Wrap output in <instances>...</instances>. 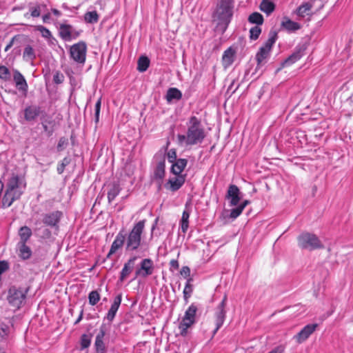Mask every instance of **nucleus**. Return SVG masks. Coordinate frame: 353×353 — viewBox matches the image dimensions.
Instances as JSON below:
<instances>
[{
	"label": "nucleus",
	"mask_w": 353,
	"mask_h": 353,
	"mask_svg": "<svg viewBox=\"0 0 353 353\" xmlns=\"http://www.w3.org/2000/svg\"><path fill=\"white\" fill-rule=\"evenodd\" d=\"M101 98L99 99L95 103L94 110H95V122L98 123L99 120V114H100V110H101Z\"/></svg>",
	"instance_id": "obj_53"
},
{
	"label": "nucleus",
	"mask_w": 353,
	"mask_h": 353,
	"mask_svg": "<svg viewBox=\"0 0 353 353\" xmlns=\"http://www.w3.org/2000/svg\"><path fill=\"white\" fill-rule=\"evenodd\" d=\"M23 58L26 61H33L35 59L36 54L34 50L30 45L25 47L23 52Z\"/></svg>",
	"instance_id": "obj_38"
},
{
	"label": "nucleus",
	"mask_w": 353,
	"mask_h": 353,
	"mask_svg": "<svg viewBox=\"0 0 353 353\" xmlns=\"http://www.w3.org/2000/svg\"><path fill=\"white\" fill-rule=\"evenodd\" d=\"M185 181V175H176L170 178L168 183L165 185L167 189L172 192L179 190Z\"/></svg>",
	"instance_id": "obj_16"
},
{
	"label": "nucleus",
	"mask_w": 353,
	"mask_h": 353,
	"mask_svg": "<svg viewBox=\"0 0 353 353\" xmlns=\"http://www.w3.org/2000/svg\"><path fill=\"white\" fill-rule=\"evenodd\" d=\"M106 334V327L104 324L101 325L94 341V348L97 353H105L106 346L104 343V338Z\"/></svg>",
	"instance_id": "obj_13"
},
{
	"label": "nucleus",
	"mask_w": 353,
	"mask_h": 353,
	"mask_svg": "<svg viewBox=\"0 0 353 353\" xmlns=\"http://www.w3.org/2000/svg\"><path fill=\"white\" fill-rule=\"evenodd\" d=\"M154 271L153 261L150 259H144L140 263V268L135 271V276L132 280L138 276L147 277L152 274Z\"/></svg>",
	"instance_id": "obj_11"
},
{
	"label": "nucleus",
	"mask_w": 353,
	"mask_h": 353,
	"mask_svg": "<svg viewBox=\"0 0 353 353\" xmlns=\"http://www.w3.org/2000/svg\"><path fill=\"white\" fill-rule=\"evenodd\" d=\"M70 163V159L68 157H65L62 161L58 164L57 165V172L61 174L63 172L65 168L69 165Z\"/></svg>",
	"instance_id": "obj_47"
},
{
	"label": "nucleus",
	"mask_w": 353,
	"mask_h": 353,
	"mask_svg": "<svg viewBox=\"0 0 353 353\" xmlns=\"http://www.w3.org/2000/svg\"><path fill=\"white\" fill-rule=\"evenodd\" d=\"M121 188L117 183H112L109 185V190L108 192V200L111 203L120 193Z\"/></svg>",
	"instance_id": "obj_30"
},
{
	"label": "nucleus",
	"mask_w": 353,
	"mask_h": 353,
	"mask_svg": "<svg viewBox=\"0 0 353 353\" xmlns=\"http://www.w3.org/2000/svg\"><path fill=\"white\" fill-rule=\"evenodd\" d=\"M12 325L4 322L0 323V343L6 341L10 336Z\"/></svg>",
	"instance_id": "obj_27"
},
{
	"label": "nucleus",
	"mask_w": 353,
	"mask_h": 353,
	"mask_svg": "<svg viewBox=\"0 0 353 353\" xmlns=\"http://www.w3.org/2000/svg\"><path fill=\"white\" fill-rule=\"evenodd\" d=\"M190 210L188 208V203L185 204V209L183 212L182 217L180 221L181 230L183 233H186L189 227V218Z\"/></svg>",
	"instance_id": "obj_29"
},
{
	"label": "nucleus",
	"mask_w": 353,
	"mask_h": 353,
	"mask_svg": "<svg viewBox=\"0 0 353 353\" xmlns=\"http://www.w3.org/2000/svg\"><path fill=\"white\" fill-rule=\"evenodd\" d=\"M188 164V160L185 159H178L174 163H172L171 167V172L175 175H181V172L183 171Z\"/></svg>",
	"instance_id": "obj_25"
},
{
	"label": "nucleus",
	"mask_w": 353,
	"mask_h": 353,
	"mask_svg": "<svg viewBox=\"0 0 353 353\" xmlns=\"http://www.w3.org/2000/svg\"><path fill=\"white\" fill-rule=\"evenodd\" d=\"M70 57L75 63L83 65L86 59L87 46L84 41L73 44L70 48Z\"/></svg>",
	"instance_id": "obj_7"
},
{
	"label": "nucleus",
	"mask_w": 353,
	"mask_h": 353,
	"mask_svg": "<svg viewBox=\"0 0 353 353\" xmlns=\"http://www.w3.org/2000/svg\"><path fill=\"white\" fill-rule=\"evenodd\" d=\"M181 97H182L181 92L176 88H169L167 91L166 96H165L166 100L168 102H170L174 99L179 100L181 99Z\"/></svg>",
	"instance_id": "obj_34"
},
{
	"label": "nucleus",
	"mask_w": 353,
	"mask_h": 353,
	"mask_svg": "<svg viewBox=\"0 0 353 353\" xmlns=\"http://www.w3.org/2000/svg\"><path fill=\"white\" fill-rule=\"evenodd\" d=\"M9 269L8 263L6 261H0V275Z\"/></svg>",
	"instance_id": "obj_56"
},
{
	"label": "nucleus",
	"mask_w": 353,
	"mask_h": 353,
	"mask_svg": "<svg viewBox=\"0 0 353 353\" xmlns=\"http://www.w3.org/2000/svg\"><path fill=\"white\" fill-rule=\"evenodd\" d=\"M19 198L20 193H12L6 190L3 198V205L5 207H10L15 200Z\"/></svg>",
	"instance_id": "obj_33"
},
{
	"label": "nucleus",
	"mask_w": 353,
	"mask_h": 353,
	"mask_svg": "<svg viewBox=\"0 0 353 353\" xmlns=\"http://www.w3.org/2000/svg\"><path fill=\"white\" fill-rule=\"evenodd\" d=\"M36 30L39 31L43 37L50 39L52 37L51 32L43 26H37Z\"/></svg>",
	"instance_id": "obj_48"
},
{
	"label": "nucleus",
	"mask_w": 353,
	"mask_h": 353,
	"mask_svg": "<svg viewBox=\"0 0 353 353\" xmlns=\"http://www.w3.org/2000/svg\"><path fill=\"white\" fill-rule=\"evenodd\" d=\"M305 49L304 45L297 46L294 52L283 61L282 65L283 67L290 66L299 61L303 56Z\"/></svg>",
	"instance_id": "obj_14"
},
{
	"label": "nucleus",
	"mask_w": 353,
	"mask_h": 353,
	"mask_svg": "<svg viewBox=\"0 0 353 353\" xmlns=\"http://www.w3.org/2000/svg\"><path fill=\"white\" fill-rule=\"evenodd\" d=\"M68 144V139L65 137H61L59 140L57 149L59 152L62 151L65 147Z\"/></svg>",
	"instance_id": "obj_52"
},
{
	"label": "nucleus",
	"mask_w": 353,
	"mask_h": 353,
	"mask_svg": "<svg viewBox=\"0 0 353 353\" xmlns=\"http://www.w3.org/2000/svg\"><path fill=\"white\" fill-rule=\"evenodd\" d=\"M243 206H237L231 210L230 217L232 219L237 218L243 212Z\"/></svg>",
	"instance_id": "obj_49"
},
{
	"label": "nucleus",
	"mask_w": 353,
	"mask_h": 353,
	"mask_svg": "<svg viewBox=\"0 0 353 353\" xmlns=\"http://www.w3.org/2000/svg\"><path fill=\"white\" fill-rule=\"evenodd\" d=\"M41 17H42V20H43V23H48L50 18H51V15H50V13L48 12V9L47 8V11H46L45 12H43L42 14H41Z\"/></svg>",
	"instance_id": "obj_58"
},
{
	"label": "nucleus",
	"mask_w": 353,
	"mask_h": 353,
	"mask_svg": "<svg viewBox=\"0 0 353 353\" xmlns=\"http://www.w3.org/2000/svg\"><path fill=\"white\" fill-rule=\"evenodd\" d=\"M125 239V235L121 232H119L117 235L114 241L112 243L110 250L108 254L107 257H110V255L113 254L117 250L121 248L124 243Z\"/></svg>",
	"instance_id": "obj_24"
},
{
	"label": "nucleus",
	"mask_w": 353,
	"mask_h": 353,
	"mask_svg": "<svg viewBox=\"0 0 353 353\" xmlns=\"http://www.w3.org/2000/svg\"><path fill=\"white\" fill-rule=\"evenodd\" d=\"M234 8V0H219L215 15L220 21V24H223L225 28L230 23Z\"/></svg>",
	"instance_id": "obj_3"
},
{
	"label": "nucleus",
	"mask_w": 353,
	"mask_h": 353,
	"mask_svg": "<svg viewBox=\"0 0 353 353\" xmlns=\"http://www.w3.org/2000/svg\"><path fill=\"white\" fill-rule=\"evenodd\" d=\"M26 186L23 176L13 174L8 180L6 190L12 193H20V196Z\"/></svg>",
	"instance_id": "obj_8"
},
{
	"label": "nucleus",
	"mask_w": 353,
	"mask_h": 353,
	"mask_svg": "<svg viewBox=\"0 0 353 353\" xmlns=\"http://www.w3.org/2000/svg\"><path fill=\"white\" fill-rule=\"evenodd\" d=\"M318 325L316 323L308 324L305 325L297 334L294 336V339L298 343H302L306 341L309 336L315 331Z\"/></svg>",
	"instance_id": "obj_15"
},
{
	"label": "nucleus",
	"mask_w": 353,
	"mask_h": 353,
	"mask_svg": "<svg viewBox=\"0 0 353 353\" xmlns=\"http://www.w3.org/2000/svg\"><path fill=\"white\" fill-rule=\"evenodd\" d=\"M192 325H189L188 323L181 321L179 325V329L180 330V334L183 336H185L188 334V329L191 327Z\"/></svg>",
	"instance_id": "obj_50"
},
{
	"label": "nucleus",
	"mask_w": 353,
	"mask_h": 353,
	"mask_svg": "<svg viewBox=\"0 0 353 353\" xmlns=\"http://www.w3.org/2000/svg\"><path fill=\"white\" fill-rule=\"evenodd\" d=\"M13 80L17 89L26 94L28 90V83L23 75L17 70H14Z\"/></svg>",
	"instance_id": "obj_19"
},
{
	"label": "nucleus",
	"mask_w": 353,
	"mask_h": 353,
	"mask_svg": "<svg viewBox=\"0 0 353 353\" xmlns=\"http://www.w3.org/2000/svg\"><path fill=\"white\" fill-rule=\"evenodd\" d=\"M249 201L245 200L242 203L239 205V206H243V209L245 208V206L249 203Z\"/></svg>",
	"instance_id": "obj_63"
},
{
	"label": "nucleus",
	"mask_w": 353,
	"mask_h": 353,
	"mask_svg": "<svg viewBox=\"0 0 353 353\" xmlns=\"http://www.w3.org/2000/svg\"><path fill=\"white\" fill-rule=\"evenodd\" d=\"M11 78V73L9 69L5 65H0V79L4 81H9Z\"/></svg>",
	"instance_id": "obj_44"
},
{
	"label": "nucleus",
	"mask_w": 353,
	"mask_h": 353,
	"mask_svg": "<svg viewBox=\"0 0 353 353\" xmlns=\"http://www.w3.org/2000/svg\"><path fill=\"white\" fill-rule=\"evenodd\" d=\"M17 249L19 250V256L23 260H27L32 256V250L26 243H18Z\"/></svg>",
	"instance_id": "obj_26"
},
{
	"label": "nucleus",
	"mask_w": 353,
	"mask_h": 353,
	"mask_svg": "<svg viewBox=\"0 0 353 353\" xmlns=\"http://www.w3.org/2000/svg\"><path fill=\"white\" fill-rule=\"evenodd\" d=\"M166 155L168 161L171 163H174L175 161L177 160L176 152L175 149H170V150H168Z\"/></svg>",
	"instance_id": "obj_51"
},
{
	"label": "nucleus",
	"mask_w": 353,
	"mask_h": 353,
	"mask_svg": "<svg viewBox=\"0 0 353 353\" xmlns=\"http://www.w3.org/2000/svg\"><path fill=\"white\" fill-rule=\"evenodd\" d=\"M285 351V347L283 345H279L276 347H274L273 350H272L268 353H284Z\"/></svg>",
	"instance_id": "obj_60"
},
{
	"label": "nucleus",
	"mask_w": 353,
	"mask_h": 353,
	"mask_svg": "<svg viewBox=\"0 0 353 353\" xmlns=\"http://www.w3.org/2000/svg\"><path fill=\"white\" fill-rule=\"evenodd\" d=\"M186 125V134H179L177 135L179 143L181 144L185 143L186 145H194L201 143L205 139L206 134L201 120L195 116H192Z\"/></svg>",
	"instance_id": "obj_1"
},
{
	"label": "nucleus",
	"mask_w": 353,
	"mask_h": 353,
	"mask_svg": "<svg viewBox=\"0 0 353 353\" xmlns=\"http://www.w3.org/2000/svg\"><path fill=\"white\" fill-rule=\"evenodd\" d=\"M137 259V256L131 257L126 263H124L123 268H122L119 281L123 282L124 280L131 274L134 268V263Z\"/></svg>",
	"instance_id": "obj_20"
},
{
	"label": "nucleus",
	"mask_w": 353,
	"mask_h": 353,
	"mask_svg": "<svg viewBox=\"0 0 353 353\" xmlns=\"http://www.w3.org/2000/svg\"><path fill=\"white\" fill-rule=\"evenodd\" d=\"M180 273L185 278L189 279L190 276V269L188 266H183L181 268Z\"/></svg>",
	"instance_id": "obj_55"
},
{
	"label": "nucleus",
	"mask_w": 353,
	"mask_h": 353,
	"mask_svg": "<svg viewBox=\"0 0 353 353\" xmlns=\"http://www.w3.org/2000/svg\"><path fill=\"white\" fill-rule=\"evenodd\" d=\"M248 20L250 23L256 24V26L262 25L264 21L263 15L257 12L252 13Z\"/></svg>",
	"instance_id": "obj_40"
},
{
	"label": "nucleus",
	"mask_w": 353,
	"mask_h": 353,
	"mask_svg": "<svg viewBox=\"0 0 353 353\" xmlns=\"http://www.w3.org/2000/svg\"><path fill=\"white\" fill-rule=\"evenodd\" d=\"M19 235L20 236L19 243H27L32 236V231L28 226H23L19 229Z\"/></svg>",
	"instance_id": "obj_36"
},
{
	"label": "nucleus",
	"mask_w": 353,
	"mask_h": 353,
	"mask_svg": "<svg viewBox=\"0 0 353 353\" xmlns=\"http://www.w3.org/2000/svg\"><path fill=\"white\" fill-rule=\"evenodd\" d=\"M101 296L97 290L91 291L88 294V300L90 305L94 306L100 300Z\"/></svg>",
	"instance_id": "obj_43"
},
{
	"label": "nucleus",
	"mask_w": 353,
	"mask_h": 353,
	"mask_svg": "<svg viewBox=\"0 0 353 353\" xmlns=\"http://www.w3.org/2000/svg\"><path fill=\"white\" fill-rule=\"evenodd\" d=\"M227 301L226 295L224 296L223 300L217 306L215 312V324L216 327L213 332V334H215L216 332L221 328L223 325L226 316V311L225 310Z\"/></svg>",
	"instance_id": "obj_10"
},
{
	"label": "nucleus",
	"mask_w": 353,
	"mask_h": 353,
	"mask_svg": "<svg viewBox=\"0 0 353 353\" xmlns=\"http://www.w3.org/2000/svg\"><path fill=\"white\" fill-rule=\"evenodd\" d=\"M196 312L197 307L194 303L191 304L185 311L182 321L192 325L195 323Z\"/></svg>",
	"instance_id": "obj_23"
},
{
	"label": "nucleus",
	"mask_w": 353,
	"mask_h": 353,
	"mask_svg": "<svg viewBox=\"0 0 353 353\" xmlns=\"http://www.w3.org/2000/svg\"><path fill=\"white\" fill-rule=\"evenodd\" d=\"M84 19L87 23H96L99 21V15L96 11L88 12L85 14Z\"/></svg>",
	"instance_id": "obj_42"
},
{
	"label": "nucleus",
	"mask_w": 353,
	"mask_h": 353,
	"mask_svg": "<svg viewBox=\"0 0 353 353\" xmlns=\"http://www.w3.org/2000/svg\"><path fill=\"white\" fill-rule=\"evenodd\" d=\"M170 270L171 271H174L175 270H177L179 267V262L176 259H172L170 261Z\"/></svg>",
	"instance_id": "obj_59"
},
{
	"label": "nucleus",
	"mask_w": 353,
	"mask_h": 353,
	"mask_svg": "<svg viewBox=\"0 0 353 353\" xmlns=\"http://www.w3.org/2000/svg\"><path fill=\"white\" fill-rule=\"evenodd\" d=\"M234 54L235 52L231 48H229L223 52L222 61L225 68L230 66L234 62Z\"/></svg>",
	"instance_id": "obj_31"
},
{
	"label": "nucleus",
	"mask_w": 353,
	"mask_h": 353,
	"mask_svg": "<svg viewBox=\"0 0 353 353\" xmlns=\"http://www.w3.org/2000/svg\"><path fill=\"white\" fill-rule=\"evenodd\" d=\"M36 161L39 164L43 165V163H42L43 159L39 157H36Z\"/></svg>",
	"instance_id": "obj_64"
},
{
	"label": "nucleus",
	"mask_w": 353,
	"mask_h": 353,
	"mask_svg": "<svg viewBox=\"0 0 353 353\" xmlns=\"http://www.w3.org/2000/svg\"><path fill=\"white\" fill-rule=\"evenodd\" d=\"M260 9L268 15L270 14L275 9V5L269 0H263L260 4Z\"/></svg>",
	"instance_id": "obj_37"
},
{
	"label": "nucleus",
	"mask_w": 353,
	"mask_h": 353,
	"mask_svg": "<svg viewBox=\"0 0 353 353\" xmlns=\"http://www.w3.org/2000/svg\"><path fill=\"white\" fill-rule=\"evenodd\" d=\"M121 300H122V294H118L114 298V301L112 303L110 308L108 310L107 315H106V319L109 321L112 322L114 320V319L116 316V314H117V312L119 308V306L121 305Z\"/></svg>",
	"instance_id": "obj_22"
},
{
	"label": "nucleus",
	"mask_w": 353,
	"mask_h": 353,
	"mask_svg": "<svg viewBox=\"0 0 353 353\" xmlns=\"http://www.w3.org/2000/svg\"><path fill=\"white\" fill-rule=\"evenodd\" d=\"M165 173V160L163 157L156 165L154 170V179L161 185Z\"/></svg>",
	"instance_id": "obj_21"
},
{
	"label": "nucleus",
	"mask_w": 353,
	"mask_h": 353,
	"mask_svg": "<svg viewBox=\"0 0 353 353\" xmlns=\"http://www.w3.org/2000/svg\"><path fill=\"white\" fill-rule=\"evenodd\" d=\"M42 112L41 108L39 105H28L24 110V119L27 121H32L35 120Z\"/></svg>",
	"instance_id": "obj_17"
},
{
	"label": "nucleus",
	"mask_w": 353,
	"mask_h": 353,
	"mask_svg": "<svg viewBox=\"0 0 353 353\" xmlns=\"http://www.w3.org/2000/svg\"><path fill=\"white\" fill-rule=\"evenodd\" d=\"M29 288L12 285L8 290L6 299L8 304L14 310L20 309L26 303Z\"/></svg>",
	"instance_id": "obj_2"
},
{
	"label": "nucleus",
	"mask_w": 353,
	"mask_h": 353,
	"mask_svg": "<svg viewBox=\"0 0 353 353\" xmlns=\"http://www.w3.org/2000/svg\"><path fill=\"white\" fill-rule=\"evenodd\" d=\"M240 190L236 185H230L228 188L226 199L230 200L231 206L237 205L241 200Z\"/></svg>",
	"instance_id": "obj_18"
},
{
	"label": "nucleus",
	"mask_w": 353,
	"mask_h": 353,
	"mask_svg": "<svg viewBox=\"0 0 353 353\" xmlns=\"http://www.w3.org/2000/svg\"><path fill=\"white\" fill-rule=\"evenodd\" d=\"M47 11V6L44 3L33 2L28 4V12L24 14L26 18H38L43 12Z\"/></svg>",
	"instance_id": "obj_12"
},
{
	"label": "nucleus",
	"mask_w": 353,
	"mask_h": 353,
	"mask_svg": "<svg viewBox=\"0 0 353 353\" xmlns=\"http://www.w3.org/2000/svg\"><path fill=\"white\" fill-rule=\"evenodd\" d=\"M298 245L301 249L314 250L323 247L318 236L314 234L304 232L300 234L298 238Z\"/></svg>",
	"instance_id": "obj_6"
},
{
	"label": "nucleus",
	"mask_w": 353,
	"mask_h": 353,
	"mask_svg": "<svg viewBox=\"0 0 353 353\" xmlns=\"http://www.w3.org/2000/svg\"><path fill=\"white\" fill-rule=\"evenodd\" d=\"M281 26L289 32H294L301 28V26L297 22L293 21L289 19L283 21Z\"/></svg>",
	"instance_id": "obj_35"
},
{
	"label": "nucleus",
	"mask_w": 353,
	"mask_h": 353,
	"mask_svg": "<svg viewBox=\"0 0 353 353\" xmlns=\"http://www.w3.org/2000/svg\"><path fill=\"white\" fill-rule=\"evenodd\" d=\"M83 316V310L81 309V310L80 311V314L79 315V317L77 318V319L74 322V325L78 324L82 320Z\"/></svg>",
	"instance_id": "obj_61"
},
{
	"label": "nucleus",
	"mask_w": 353,
	"mask_h": 353,
	"mask_svg": "<svg viewBox=\"0 0 353 353\" xmlns=\"http://www.w3.org/2000/svg\"><path fill=\"white\" fill-rule=\"evenodd\" d=\"M91 337H92V335H88L86 334H83L81 335V339H80V345H81V348L82 350L88 348L90 345Z\"/></svg>",
	"instance_id": "obj_45"
},
{
	"label": "nucleus",
	"mask_w": 353,
	"mask_h": 353,
	"mask_svg": "<svg viewBox=\"0 0 353 353\" xmlns=\"http://www.w3.org/2000/svg\"><path fill=\"white\" fill-rule=\"evenodd\" d=\"M63 216V212L59 210L45 213L42 214V223L46 226L58 230Z\"/></svg>",
	"instance_id": "obj_9"
},
{
	"label": "nucleus",
	"mask_w": 353,
	"mask_h": 353,
	"mask_svg": "<svg viewBox=\"0 0 353 353\" xmlns=\"http://www.w3.org/2000/svg\"><path fill=\"white\" fill-rule=\"evenodd\" d=\"M192 281V279L189 278L187 280L186 284L185 285L184 290H183V298L185 302L188 301L189 298L191 296L192 292H193V286L190 283V282Z\"/></svg>",
	"instance_id": "obj_41"
},
{
	"label": "nucleus",
	"mask_w": 353,
	"mask_h": 353,
	"mask_svg": "<svg viewBox=\"0 0 353 353\" xmlns=\"http://www.w3.org/2000/svg\"><path fill=\"white\" fill-rule=\"evenodd\" d=\"M52 13L56 15L57 17H60L61 13L59 10H58L57 9H55V8H52Z\"/></svg>",
	"instance_id": "obj_62"
},
{
	"label": "nucleus",
	"mask_w": 353,
	"mask_h": 353,
	"mask_svg": "<svg viewBox=\"0 0 353 353\" xmlns=\"http://www.w3.org/2000/svg\"><path fill=\"white\" fill-rule=\"evenodd\" d=\"M150 65V59L145 56H141L138 59L137 62V70L143 72L147 70Z\"/></svg>",
	"instance_id": "obj_39"
},
{
	"label": "nucleus",
	"mask_w": 353,
	"mask_h": 353,
	"mask_svg": "<svg viewBox=\"0 0 353 353\" xmlns=\"http://www.w3.org/2000/svg\"><path fill=\"white\" fill-rule=\"evenodd\" d=\"M277 39V33L275 31H270L268 39L261 46L256 54L257 67L263 65L270 55V52L274 43Z\"/></svg>",
	"instance_id": "obj_5"
},
{
	"label": "nucleus",
	"mask_w": 353,
	"mask_h": 353,
	"mask_svg": "<svg viewBox=\"0 0 353 353\" xmlns=\"http://www.w3.org/2000/svg\"><path fill=\"white\" fill-rule=\"evenodd\" d=\"M72 27L70 25L61 24L59 28L60 37L66 41L72 39Z\"/></svg>",
	"instance_id": "obj_28"
},
{
	"label": "nucleus",
	"mask_w": 353,
	"mask_h": 353,
	"mask_svg": "<svg viewBox=\"0 0 353 353\" xmlns=\"http://www.w3.org/2000/svg\"><path fill=\"white\" fill-rule=\"evenodd\" d=\"M64 80V76L60 72L57 71L53 75V81L57 84L61 83Z\"/></svg>",
	"instance_id": "obj_54"
},
{
	"label": "nucleus",
	"mask_w": 353,
	"mask_h": 353,
	"mask_svg": "<svg viewBox=\"0 0 353 353\" xmlns=\"http://www.w3.org/2000/svg\"><path fill=\"white\" fill-rule=\"evenodd\" d=\"M313 7V3L311 2H305L302 3L300 6H299L296 10V14L299 17H305L306 15L309 14V12L311 10Z\"/></svg>",
	"instance_id": "obj_32"
},
{
	"label": "nucleus",
	"mask_w": 353,
	"mask_h": 353,
	"mask_svg": "<svg viewBox=\"0 0 353 353\" xmlns=\"http://www.w3.org/2000/svg\"><path fill=\"white\" fill-rule=\"evenodd\" d=\"M145 220L139 221L137 223L132 230L130 232L126 240V250H136L141 244V234L145 227Z\"/></svg>",
	"instance_id": "obj_4"
},
{
	"label": "nucleus",
	"mask_w": 353,
	"mask_h": 353,
	"mask_svg": "<svg viewBox=\"0 0 353 353\" xmlns=\"http://www.w3.org/2000/svg\"><path fill=\"white\" fill-rule=\"evenodd\" d=\"M261 33V28L259 26H255L250 30V38L252 40H256Z\"/></svg>",
	"instance_id": "obj_46"
},
{
	"label": "nucleus",
	"mask_w": 353,
	"mask_h": 353,
	"mask_svg": "<svg viewBox=\"0 0 353 353\" xmlns=\"http://www.w3.org/2000/svg\"><path fill=\"white\" fill-rule=\"evenodd\" d=\"M19 37V35H17L12 38V39L8 42V43L6 45V46L5 48L6 52L8 51L12 47V46L14 43V41L16 40H17Z\"/></svg>",
	"instance_id": "obj_57"
}]
</instances>
